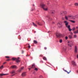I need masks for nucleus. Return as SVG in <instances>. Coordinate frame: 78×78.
<instances>
[{"instance_id":"obj_43","label":"nucleus","mask_w":78,"mask_h":78,"mask_svg":"<svg viewBox=\"0 0 78 78\" xmlns=\"http://www.w3.org/2000/svg\"><path fill=\"white\" fill-rule=\"evenodd\" d=\"M9 60H10V59H8L6 61H9Z\"/></svg>"},{"instance_id":"obj_38","label":"nucleus","mask_w":78,"mask_h":78,"mask_svg":"<svg viewBox=\"0 0 78 78\" xmlns=\"http://www.w3.org/2000/svg\"><path fill=\"white\" fill-rule=\"evenodd\" d=\"M65 39H66V40H67V39H68V37H65Z\"/></svg>"},{"instance_id":"obj_33","label":"nucleus","mask_w":78,"mask_h":78,"mask_svg":"<svg viewBox=\"0 0 78 78\" xmlns=\"http://www.w3.org/2000/svg\"><path fill=\"white\" fill-rule=\"evenodd\" d=\"M63 12V14H67V12L65 11H64Z\"/></svg>"},{"instance_id":"obj_15","label":"nucleus","mask_w":78,"mask_h":78,"mask_svg":"<svg viewBox=\"0 0 78 78\" xmlns=\"http://www.w3.org/2000/svg\"><path fill=\"white\" fill-rule=\"evenodd\" d=\"M8 75V74H0V76H3L4 75Z\"/></svg>"},{"instance_id":"obj_50","label":"nucleus","mask_w":78,"mask_h":78,"mask_svg":"<svg viewBox=\"0 0 78 78\" xmlns=\"http://www.w3.org/2000/svg\"><path fill=\"white\" fill-rule=\"evenodd\" d=\"M77 57L78 58V55H77Z\"/></svg>"},{"instance_id":"obj_4","label":"nucleus","mask_w":78,"mask_h":78,"mask_svg":"<svg viewBox=\"0 0 78 78\" xmlns=\"http://www.w3.org/2000/svg\"><path fill=\"white\" fill-rule=\"evenodd\" d=\"M74 52L75 53H77L78 52V48L76 46H75L74 48Z\"/></svg>"},{"instance_id":"obj_40","label":"nucleus","mask_w":78,"mask_h":78,"mask_svg":"<svg viewBox=\"0 0 78 78\" xmlns=\"http://www.w3.org/2000/svg\"><path fill=\"white\" fill-rule=\"evenodd\" d=\"M5 58H9V57L6 56L5 57Z\"/></svg>"},{"instance_id":"obj_46","label":"nucleus","mask_w":78,"mask_h":78,"mask_svg":"<svg viewBox=\"0 0 78 78\" xmlns=\"http://www.w3.org/2000/svg\"><path fill=\"white\" fill-rule=\"evenodd\" d=\"M41 57L42 56V55H40V57H41Z\"/></svg>"},{"instance_id":"obj_41","label":"nucleus","mask_w":78,"mask_h":78,"mask_svg":"<svg viewBox=\"0 0 78 78\" xmlns=\"http://www.w3.org/2000/svg\"><path fill=\"white\" fill-rule=\"evenodd\" d=\"M76 30H78V26L76 27Z\"/></svg>"},{"instance_id":"obj_6","label":"nucleus","mask_w":78,"mask_h":78,"mask_svg":"<svg viewBox=\"0 0 78 78\" xmlns=\"http://www.w3.org/2000/svg\"><path fill=\"white\" fill-rule=\"evenodd\" d=\"M66 27H67V28H68L69 30V31H72V29H71L70 28V25H67V26H66Z\"/></svg>"},{"instance_id":"obj_36","label":"nucleus","mask_w":78,"mask_h":78,"mask_svg":"<svg viewBox=\"0 0 78 78\" xmlns=\"http://www.w3.org/2000/svg\"><path fill=\"white\" fill-rule=\"evenodd\" d=\"M3 66H1L0 67V69H3Z\"/></svg>"},{"instance_id":"obj_10","label":"nucleus","mask_w":78,"mask_h":78,"mask_svg":"<svg viewBox=\"0 0 78 78\" xmlns=\"http://www.w3.org/2000/svg\"><path fill=\"white\" fill-rule=\"evenodd\" d=\"M46 17L47 18H48V21H51V20H52V19L51 18L48 16H46Z\"/></svg>"},{"instance_id":"obj_34","label":"nucleus","mask_w":78,"mask_h":78,"mask_svg":"<svg viewBox=\"0 0 78 78\" xmlns=\"http://www.w3.org/2000/svg\"><path fill=\"white\" fill-rule=\"evenodd\" d=\"M62 39H60L59 41L60 43H62Z\"/></svg>"},{"instance_id":"obj_1","label":"nucleus","mask_w":78,"mask_h":78,"mask_svg":"<svg viewBox=\"0 0 78 78\" xmlns=\"http://www.w3.org/2000/svg\"><path fill=\"white\" fill-rule=\"evenodd\" d=\"M68 45L69 47H72L73 45V42H72V41H69L68 42Z\"/></svg>"},{"instance_id":"obj_19","label":"nucleus","mask_w":78,"mask_h":78,"mask_svg":"<svg viewBox=\"0 0 78 78\" xmlns=\"http://www.w3.org/2000/svg\"><path fill=\"white\" fill-rule=\"evenodd\" d=\"M74 34H78V30H77L74 31L73 32Z\"/></svg>"},{"instance_id":"obj_27","label":"nucleus","mask_w":78,"mask_h":78,"mask_svg":"<svg viewBox=\"0 0 78 78\" xmlns=\"http://www.w3.org/2000/svg\"><path fill=\"white\" fill-rule=\"evenodd\" d=\"M70 21L71 22H72V23H75V21H73L72 20H70Z\"/></svg>"},{"instance_id":"obj_24","label":"nucleus","mask_w":78,"mask_h":78,"mask_svg":"<svg viewBox=\"0 0 78 78\" xmlns=\"http://www.w3.org/2000/svg\"><path fill=\"white\" fill-rule=\"evenodd\" d=\"M34 70H35V71H37V70H38V69L35 67L34 69Z\"/></svg>"},{"instance_id":"obj_23","label":"nucleus","mask_w":78,"mask_h":78,"mask_svg":"<svg viewBox=\"0 0 78 78\" xmlns=\"http://www.w3.org/2000/svg\"><path fill=\"white\" fill-rule=\"evenodd\" d=\"M43 9L44 11H47V10H48V9H47V8H45V7L43 8Z\"/></svg>"},{"instance_id":"obj_3","label":"nucleus","mask_w":78,"mask_h":78,"mask_svg":"<svg viewBox=\"0 0 78 78\" xmlns=\"http://www.w3.org/2000/svg\"><path fill=\"white\" fill-rule=\"evenodd\" d=\"M70 17H73V16H65V18L66 20H68V18H70Z\"/></svg>"},{"instance_id":"obj_11","label":"nucleus","mask_w":78,"mask_h":78,"mask_svg":"<svg viewBox=\"0 0 78 78\" xmlns=\"http://www.w3.org/2000/svg\"><path fill=\"white\" fill-rule=\"evenodd\" d=\"M26 75H27V74L26 72L23 73L22 74V76H25Z\"/></svg>"},{"instance_id":"obj_51","label":"nucleus","mask_w":78,"mask_h":78,"mask_svg":"<svg viewBox=\"0 0 78 78\" xmlns=\"http://www.w3.org/2000/svg\"><path fill=\"white\" fill-rule=\"evenodd\" d=\"M28 69H29V70H31V68H28Z\"/></svg>"},{"instance_id":"obj_45","label":"nucleus","mask_w":78,"mask_h":78,"mask_svg":"<svg viewBox=\"0 0 78 78\" xmlns=\"http://www.w3.org/2000/svg\"><path fill=\"white\" fill-rule=\"evenodd\" d=\"M71 34H73V33L72 32H71Z\"/></svg>"},{"instance_id":"obj_31","label":"nucleus","mask_w":78,"mask_h":78,"mask_svg":"<svg viewBox=\"0 0 78 78\" xmlns=\"http://www.w3.org/2000/svg\"><path fill=\"white\" fill-rule=\"evenodd\" d=\"M58 25H60V26H59V27H60V28H61V27H62V25H61L60 23H58Z\"/></svg>"},{"instance_id":"obj_29","label":"nucleus","mask_w":78,"mask_h":78,"mask_svg":"<svg viewBox=\"0 0 78 78\" xmlns=\"http://www.w3.org/2000/svg\"><path fill=\"white\" fill-rule=\"evenodd\" d=\"M43 59L45 61H47V58L45 57H43Z\"/></svg>"},{"instance_id":"obj_49","label":"nucleus","mask_w":78,"mask_h":78,"mask_svg":"<svg viewBox=\"0 0 78 78\" xmlns=\"http://www.w3.org/2000/svg\"><path fill=\"white\" fill-rule=\"evenodd\" d=\"M50 32H51V31H48V33H50Z\"/></svg>"},{"instance_id":"obj_13","label":"nucleus","mask_w":78,"mask_h":78,"mask_svg":"<svg viewBox=\"0 0 78 78\" xmlns=\"http://www.w3.org/2000/svg\"><path fill=\"white\" fill-rule=\"evenodd\" d=\"M25 69V68L24 67H22L19 70V72H21Z\"/></svg>"},{"instance_id":"obj_39","label":"nucleus","mask_w":78,"mask_h":78,"mask_svg":"<svg viewBox=\"0 0 78 78\" xmlns=\"http://www.w3.org/2000/svg\"><path fill=\"white\" fill-rule=\"evenodd\" d=\"M31 48V46L30 45L28 46V48L30 49Z\"/></svg>"},{"instance_id":"obj_18","label":"nucleus","mask_w":78,"mask_h":78,"mask_svg":"<svg viewBox=\"0 0 78 78\" xmlns=\"http://www.w3.org/2000/svg\"><path fill=\"white\" fill-rule=\"evenodd\" d=\"M66 47H64L63 48V50L64 51H66Z\"/></svg>"},{"instance_id":"obj_30","label":"nucleus","mask_w":78,"mask_h":78,"mask_svg":"<svg viewBox=\"0 0 78 78\" xmlns=\"http://www.w3.org/2000/svg\"><path fill=\"white\" fill-rule=\"evenodd\" d=\"M34 44H37V42L36 41L34 40Z\"/></svg>"},{"instance_id":"obj_42","label":"nucleus","mask_w":78,"mask_h":78,"mask_svg":"<svg viewBox=\"0 0 78 78\" xmlns=\"http://www.w3.org/2000/svg\"><path fill=\"white\" fill-rule=\"evenodd\" d=\"M22 53H23V52H24V51H22Z\"/></svg>"},{"instance_id":"obj_7","label":"nucleus","mask_w":78,"mask_h":78,"mask_svg":"<svg viewBox=\"0 0 78 78\" xmlns=\"http://www.w3.org/2000/svg\"><path fill=\"white\" fill-rule=\"evenodd\" d=\"M36 67V65L35 64L33 63L31 65V66H30L31 69H34Z\"/></svg>"},{"instance_id":"obj_8","label":"nucleus","mask_w":78,"mask_h":78,"mask_svg":"<svg viewBox=\"0 0 78 78\" xmlns=\"http://www.w3.org/2000/svg\"><path fill=\"white\" fill-rule=\"evenodd\" d=\"M11 68L12 69H17V67L16 66L14 65V66H11Z\"/></svg>"},{"instance_id":"obj_28","label":"nucleus","mask_w":78,"mask_h":78,"mask_svg":"<svg viewBox=\"0 0 78 78\" xmlns=\"http://www.w3.org/2000/svg\"><path fill=\"white\" fill-rule=\"evenodd\" d=\"M55 10H53L52 12L51 13L52 14H55Z\"/></svg>"},{"instance_id":"obj_37","label":"nucleus","mask_w":78,"mask_h":78,"mask_svg":"<svg viewBox=\"0 0 78 78\" xmlns=\"http://www.w3.org/2000/svg\"><path fill=\"white\" fill-rule=\"evenodd\" d=\"M39 78H43V76H40L39 77Z\"/></svg>"},{"instance_id":"obj_12","label":"nucleus","mask_w":78,"mask_h":78,"mask_svg":"<svg viewBox=\"0 0 78 78\" xmlns=\"http://www.w3.org/2000/svg\"><path fill=\"white\" fill-rule=\"evenodd\" d=\"M57 37H61L62 36V34H58L56 35Z\"/></svg>"},{"instance_id":"obj_21","label":"nucleus","mask_w":78,"mask_h":78,"mask_svg":"<svg viewBox=\"0 0 78 78\" xmlns=\"http://www.w3.org/2000/svg\"><path fill=\"white\" fill-rule=\"evenodd\" d=\"M74 6H78V3H74Z\"/></svg>"},{"instance_id":"obj_54","label":"nucleus","mask_w":78,"mask_h":78,"mask_svg":"<svg viewBox=\"0 0 78 78\" xmlns=\"http://www.w3.org/2000/svg\"><path fill=\"white\" fill-rule=\"evenodd\" d=\"M63 20H64V18H63Z\"/></svg>"},{"instance_id":"obj_22","label":"nucleus","mask_w":78,"mask_h":78,"mask_svg":"<svg viewBox=\"0 0 78 78\" xmlns=\"http://www.w3.org/2000/svg\"><path fill=\"white\" fill-rule=\"evenodd\" d=\"M64 71H65V72H67V73L68 74H69V73H70V72H71V70H70L69 72H68L66 70H64Z\"/></svg>"},{"instance_id":"obj_52","label":"nucleus","mask_w":78,"mask_h":78,"mask_svg":"<svg viewBox=\"0 0 78 78\" xmlns=\"http://www.w3.org/2000/svg\"><path fill=\"white\" fill-rule=\"evenodd\" d=\"M29 45H30V44H28Z\"/></svg>"},{"instance_id":"obj_47","label":"nucleus","mask_w":78,"mask_h":78,"mask_svg":"<svg viewBox=\"0 0 78 78\" xmlns=\"http://www.w3.org/2000/svg\"><path fill=\"white\" fill-rule=\"evenodd\" d=\"M6 62H5L3 63V64H6Z\"/></svg>"},{"instance_id":"obj_32","label":"nucleus","mask_w":78,"mask_h":78,"mask_svg":"<svg viewBox=\"0 0 78 78\" xmlns=\"http://www.w3.org/2000/svg\"><path fill=\"white\" fill-rule=\"evenodd\" d=\"M75 30H76V28H75V27H73L72 29V30H73V31H74Z\"/></svg>"},{"instance_id":"obj_25","label":"nucleus","mask_w":78,"mask_h":78,"mask_svg":"<svg viewBox=\"0 0 78 78\" xmlns=\"http://www.w3.org/2000/svg\"><path fill=\"white\" fill-rule=\"evenodd\" d=\"M32 23L34 27H37V25H36V24L34 23Z\"/></svg>"},{"instance_id":"obj_35","label":"nucleus","mask_w":78,"mask_h":78,"mask_svg":"<svg viewBox=\"0 0 78 78\" xmlns=\"http://www.w3.org/2000/svg\"><path fill=\"white\" fill-rule=\"evenodd\" d=\"M74 37L75 38H76V37H77V36H76V35H74Z\"/></svg>"},{"instance_id":"obj_20","label":"nucleus","mask_w":78,"mask_h":78,"mask_svg":"<svg viewBox=\"0 0 78 78\" xmlns=\"http://www.w3.org/2000/svg\"><path fill=\"white\" fill-rule=\"evenodd\" d=\"M68 37L69 39H72V38H73L72 36L71 35H69V36Z\"/></svg>"},{"instance_id":"obj_2","label":"nucleus","mask_w":78,"mask_h":78,"mask_svg":"<svg viewBox=\"0 0 78 78\" xmlns=\"http://www.w3.org/2000/svg\"><path fill=\"white\" fill-rule=\"evenodd\" d=\"M20 59L19 57H18L17 58H12V60H16V61L17 62H20V60H19Z\"/></svg>"},{"instance_id":"obj_44","label":"nucleus","mask_w":78,"mask_h":78,"mask_svg":"<svg viewBox=\"0 0 78 78\" xmlns=\"http://www.w3.org/2000/svg\"><path fill=\"white\" fill-rule=\"evenodd\" d=\"M44 48L45 50H46L47 49V48H46V47H44Z\"/></svg>"},{"instance_id":"obj_48","label":"nucleus","mask_w":78,"mask_h":78,"mask_svg":"<svg viewBox=\"0 0 78 78\" xmlns=\"http://www.w3.org/2000/svg\"><path fill=\"white\" fill-rule=\"evenodd\" d=\"M31 11H33V9H32Z\"/></svg>"},{"instance_id":"obj_53","label":"nucleus","mask_w":78,"mask_h":78,"mask_svg":"<svg viewBox=\"0 0 78 78\" xmlns=\"http://www.w3.org/2000/svg\"><path fill=\"white\" fill-rule=\"evenodd\" d=\"M33 6H34V5H33Z\"/></svg>"},{"instance_id":"obj_17","label":"nucleus","mask_w":78,"mask_h":78,"mask_svg":"<svg viewBox=\"0 0 78 78\" xmlns=\"http://www.w3.org/2000/svg\"><path fill=\"white\" fill-rule=\"evenodd\" d=\"M36 23H37L38 25H42V24H41V23H40L37 21H36Z\"/></svg>"},{"instance_id":"obj_9","label":"nucleus","mask_w":78,"mask_h":78,"mask_svg":"<svg viewBox=\"0 0 78 78\" xmlns=\"http://www.w3.org/2000/svg\"><path fill=\"white\" fill-rule=\"evenodd\" d=\"M40 6H41V8H43V9L44 8H45V7H46V6H45V4L41 5Z\"/></svg>"},{"instance_id":"obj_5","label":"nucleus","mask_w":78,"mask_h":78,"mask_svg":"<svg viewBox=\"0 0 78 78\" xmlns=\"http://www.w3.org/2000/svg\"><path fill=\"white\" fill-rule=\"evenodd\" d=\"M63 22L66 26L69 25V22L66 20L64 21Z\"/></svg>"},{"instance_id":"obj_16","label":"nucleus","mask_w":78,"mask_h":78,"mask_svg":"<svg viewBox=\"0 0 78 78\" xmlns=\"http://www.w3.org/2000/svg\"><path fill=\"white\" fill-rule=\"evenodd\" d=\"M11 73H12V74H13V75H12V76H13V75H14L15 74L14 73H15V70H12Z\"/></svg>"},{"instance_id":"obj_14","label":"nucleus","mask_w":78,"mask_h":78,"mask_svg":"<svg viewBox=\"0 0 78 78\" xmlns=\"http://www.w3.org/2000/svg\"><path fill=\"white\" fill-rule=\"evenodd\" d=\"M72 63L73 64V65L74 66H76V63L75 62L73 61L72 62Z\"/></svg>"},{"instance_id":"obj_26","label":"nucleus","mask_w":78,"mask_h":78,"mask_svg":"<svg viewBox=\"0 0 78 78\" xmlns=\"http://www.w3.org/2000/svg\"><path fill=\"white\" fill-rule=\"evenodd\" d=\"M63 13H64V12L63 11L61 12L60 13V15H61V16H62L63 15Z\"/></svg>"}]
</instances>
